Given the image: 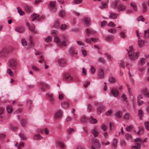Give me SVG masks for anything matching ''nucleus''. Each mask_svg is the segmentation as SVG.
Wrapping results in <instances>:
<instances>
[{"mask_svg": "<svg viewBox=\"0 0 149 149\" xmlns=\"http://www.w3.org/2000/svg\"><path fill=\"white\" fill-rule=\"evenodd\" d=\"M8 65L10 68L14 70H15L17 65V63L15 60L12 59L9 60Z\"/></svg>", "mask_w": 149, "mask_h": 149, "instance_id": "nucleus-1", "label": "nucleus"}, {"mask_svg": "<svg viewBox=\"0 0 149 149\" xmlns=\"http://www.w3.org/2000/svg\"><path fill=\"white\" fill-rule=\"evenodd\" d=\"M46 95L48 97V100L50 101V104L52 105L53 104L55 103V100L53 97L52 94L49 93H46Z\"/></svg>", "mask_w": 149, "mask_h": 149, "instance_id": "nucleus-2", "label": "nucleus"}, {"mask_svg": "<svg viewBox=\"0 0 149 149\" xmlns=\"http://www.w3.org/2000/svg\"><path fill=\"white\" fill-rule=\"evenodd\" d=\"M132 54L131 55L130 57V59L132 60H134L135 59H137L140 53L139 52H137L136 53H134V52L132 53Z\"/></svg>", "mask_w": 149, "mask_h": 149, "instance_id": "nucleus-3", "label": "nucleus"}, {"mask_svg": "<svg viewBox=\"0 0 149 149\" xmlns=\"http://www.w3.org/2000/svg\"><path fill=\"white\" fill-rule=\"evenodd\" d=\"M91 132L94 137H97L98 136L99 132L96 127H94L91 130Z\"/></svg>", "mask_w": 149, "mask_h": 149, "instance_id": "nucleus-4", "label": "nucleus"}, {"mask_svg": "<svg viewBox=\"0 0 149 149\" xmlns=\"http://www.w3.org/2000/svg\"><path fill=\"white\" fill-rule=\"evenodd\" d=\"M105 107L102 105H98L97 108V111L99 113H101L105 111Z\"/></svg>", "mask_w": 149, "mask_h": 149, "instance_id": "nucleus-5", "label": "nucleus"}, {"mask_svg": "<svg viewBox=\"0 0 149 149\" xmlns=\"http://www.w3.org/2000/svg\"><path fill=\"white\" fill-rule=\"evenodd\" d=\"M64 80L67 81H70L73 78L69 74L65 73L63 74Z\"/></svg>", "mask_w": 149, "mask_h": 149, "instance_id": "nucleus-6", "label": "nucleus"}, {"mask_svg": "<svg viewBox=\"0 0 149 149\" xmlns=\"http://www.w3.org/2000/svg\"><path fill=\"white\" fill-rule=\"evenodd\" d=\"M111 92L113 96L115 97L118 96L119 94V91L115 88H112Z\"/></svg>", "mask_w": 149, "mask_h": 149, "instance_id": "nucleus-7", "label": "nucleus"}, {"mask_svg": "<svg viewBox=\"0 0 149 149\" xmlns=\"http://www.w3.org/2000/svg\"><path fill=\"white\" fill-rule=\"evenodd\" d=\"M121 97L122 99V101L125 102L127 106L128 105L129 103L126 96L125 94H123L121 96Z\"/></svg>", "mask_w": 149, "mask_h": 149, "instance_id": "nucleus-8", "label": "nucleus"}, {"mask_svg": "<svg viewBox=\"0 0 149 149\" xmlns=\"http://www.w3.org/2000/svg\"><path fill=\"white\" fill-rule=\"evenodd\" d=\"M55 117L57 119L61 118L62 116V111L61 110H59L57 111L55 114Z\"/></svg>", "mask_w": 149, "mask_h": 149, "instance_id": "nucleus-9", "label": "nucleus"}, {"mask_svg": "<svg viewBox=\"0 0 149 149\" xmlns=\"http://www.w3.org/2000/svg\"><path fill=\"white\" fill-rule=\"evenodd\" d=\"M8 53L7 49L4 48L0 51V57Z\"/></svg>", "mask_w": 149, "mask_h": 149, "instance_id": "nucleus-10", "label": "nucleus"}, {"mask_svg": "<svg viewBox=\"0 0 149 149\" xmlns=\"http://www.w3.org/2000/svg\"><path fill=\"white\" fill-rule=\"evenodd\" d=\"M86 34L89 36H90L91 35H93L95 33V31L92 29H90L89 30L88 29H87L85 31Z\"/></svg>", "mask_w": 149, "mask_h": 149, "instance_id": "nucleus-11", "label": "nucleus"}, {"mask_svg": "<svg viewBox=\"0 0 149 149\" xmlns=\"http://www.w3.org/2000/svg\"><path fill=\"white\" fill-rule=\"evenodd\" d=\"M25 30V28L23 26L17 27L15 29L16 31L20 33L24 32Z\"/></svg>", "mask_w": 149, "mask_h": 149, "instance_id": "nucleus-12", "label": "nucleus"}, {"mask_svg": "<svg viewBox=\"0 0 149 149\" xmlns=\"http://www.w3.org/2000/svg\"><path fill=\"white\" fill-rule=\"evenodd\" d=\"M104 76V72L103 70L101 68L99 70L98 73V77L99 78L102 79L103 78Z\"/></svg>", "mask_w": 149, "mask_h": 149, "instance_id": "nucleus-13", "label": "nucleus"}, {"mask_svg": "<svg viewBox=\"0 0 149 149\" xmlns=\"http://www.w3.org/2000/svg\"><path fill=\"white\" fill-rule=\"evenodd\" d=\"M41 89L43 92L46 91V89L48 88L49 87L46 84L43 82L41 83Z\"/></svg>", "mask_w": 149, "mask_h": 149, "instance_id": "nucleus-14", "label": "nucleus"}, {"mask_svg": "<svg viewBox=\"0 0 149 149\" xmlns=\"http://www.w3.org/2000/svg\"><path fill=\"white\" fill-rule=\"evenodd\" d=\"M58 63L61 67H64L65 66L66 63L65 60L63 59H61L58 61Z\"/></svg>", "mask_w": 149, "mask_h": 149, "instance_id": "nucleus-15", "label": "nucleus"}, {"mask_svg": "<svg viewBox=\"0 0 149 149\" xmlns=\"http://www.w3.org/2000/svg\"><path fill=\"white\" fill-rule=\"evenodd\" d=\"M126 9L125 6L122 4H120L118 8V11L119 12L120 11H123Z\"/></svg>", "mask_w": 149, "mask_h": 149, "instance_id": "nucleus-16", "label": "nucleus"}, {"mask_svg": "<svg viewBox=\"0 0 149 149\" xmlns=\"http://www.w3.org/2000/svg\"><path fill=\"white\" fill-rule=\"evenodd\" d=\"M90 19L88 17L84 19V25L85 26L88 27L90 25Z\"/></svg>", "mask_w": 149, "mask_h": 149, "instance_id": "nucleus-17", "label": "nucleus"}, {"mask_svg": "<svg viewBox=\"0 0 149 149\" xmlns=\"http://www.w3.org/2000/svg\"><path fill=\"white\" fill-rule=\"evenodd\" d=\"M118 141L116 139H114L113 141L111 143V146L114 149L116 148L117 146Z\"/></svg>", "mask_w": 149, "mask_h": 149, "instance_id": "nucleus-18", "label": "nucleus"}, {"mask_svg": "<svg viewBox=\"0 0 149 149\" xmlns=\"http://www.w3.org/2000/svg\"><path fill=\"white\" fill-rule=\"evenodd\" d=\"M61 105L63 108L65 109L68 108L69 106L68 102L66 101L62 102Z\"/></svg>", "mask_w": 149, "mask_h": 149, "instance_id": "nucleus-19", "label": "nucleus"}, {"mask_svg": "<svg viewBox=\"0 0 149 149\" xmlns=\"http://www.w3.org/2000/svg\"><path fill=\"white\" fill-rule=\"evenodd\" d=\"M146 61V60L144 58H142L140 59L138 62V64L140 66L143 65Z\"/></svg>", "mask_w": 149, "mask_h": 149, "instance_id": "nucleus-20", "label": "nucleus"}, {"mask_svg": "<svg viewBox=\"0 0 149 149\" xmlns=\"http://www.w3.org/2000/svg\"><path fill=\"white\" fill-rule=\"evenodd\" d=\"M24 8L25 11L28 13L31 12L32 10L31 7L27 5L24 6Z\"/></svg>", "mask_w": 149, "mask_h": 149, "instance_id": "nucleus-21", "label": "nucleus"}, {"mask_svg": "<svg viewBox=\"0 0 149 149\" xmlns=\"http://www.w3.org/2000/svg\"><path fill=\"white\" fill-rule=\"evenodd\" d=\"M89 122L92 124H95L97 123V120L93 118L92 116H91L90 118L89 119Z\"/></svg>", "mask_w": 149, "mask_h": 149, "instance_id": "nucleus-22", "label": "nucleus"}, {"mask_svg": "<svg viewBox=\"0 0 149 149\" xmlns=\"http://www.w3.org/2000/svg\"><path fill=\"white\" fill-rule=\"evenodd\" d=\"M138 115L140 117L141 120L142 119V117L143 115V112L141 109H139L138 111Z\"/></svg>", "mask_w": 149, "mask_h": 149, "instance_id": "nucleus-23", "label": "nucleus"}, {"mask_svg": "<svg viewBox=\"0 0 149 149\" xmlns=\"http://www.w3.org/2000/svg\"><path fill=\"white\" fill-rule=\"evenodd\" d=\"M122 111L120 110H119L116 113L115 116L116 118H120L122 117Z\"/></svg>", "mask_w": 149, "mask_h": 149, "instance_id": "nucleus-24", "label": "nucleus"}, {"mask_svg": "<svg viewBox=\"0 0 149 149\" xmlns=\"http://www.w3.org/2000/svg\"><path fill=\"white\" fill-rule=\"evenodd\" d=\"M114 37L112 35H110L106 37L105 39L106 41H111L113 40Z\"/></svg>", "mask_w": 149, "mask_h": 149, "instance_id": "nucleus-25", "label": "nucleus"}, {"mask_svg": "<svg viewBox=\"0 0 149 149\" xmlns=\"http://www.w3.org/2000/svg\"><path fill=\"white\" fill-rule=\"evenodd\" d=\"M39 17V15H37V14L34 13L32 15V17L33 18L31 20L32 21H33L35 20L38 19Z\"/></svg>", "mask_w": 149, "mask_h": 149, "instance_id": "nucleus-26", "label": "nucleus"}, {"mask_svg": "<svg viewBox=\"0 0 149 149\" xmlns=\"http://www.w3.org/2000/svg\"><path fill=\"white\" fill-rule=\"evenodd\" d=\"M56 145L62 148H65V146L64 143L62 142L59 141L56 143Z\"/></svg>", "mask_w": 149, "mask_h": 149, "instance_id": "nucleus-27", "label": "nucleus"}, {"mask_svg": "<svg viewBox=\"0 0 149 149\" xmlns=\"http://www.w3.org/2000/svg\"><path fill=\"white\" fill-rule=\"evenodd\" d=\"M138 39H139L138 41V45L140 47H141L144 45V42L143 40L139 39V38H138Z\"/></svg>", "mask_w": 149, "mask_h": 149, "instance_id": "nucleus-28", "label": "nucleus"}, {"mask_svg": "<svg viewBox=\"0 0 149 149\" xmlns=\"http://www.w3.org/2000/svg\"><path fill=\"white\" fill-rule=\"evenodd\" d=\"M89 120V118H88L87 117L83 116L81 119V121L83 123H86Z\"/></svg>", "mask_w": 149, "mask_h": 149, "instance_id": "nucleus-29", "label": "nucleus"}, {"mask_svg": "<svg viewBox=\"0 0 149 149\" xmlns=\"http://www.w3.org/2000/svg\"><path fill=\"white\" fill-rule=\"evenodd\" d=\"M42 136L39 134H36L33 136L34 139L36 140H40L42 139Z\"/></svg>", "mask_w": 149, "mask_h": 149, "instance_id": "nucleus-30", "label": "nucleus"}, {"mask_svg": "<svg viewBox=\"0 0 149 149\" xmlns=\"http://www.w3.org/2000/svg\"><path fill=\"white\" fill-rule=\"evenodd\" d=\"M117 17V15L113 13H111L109 18L112 19H115Z\"/></svg>", "mask_w": 149, "mask_h": 149, "instance_id": "nucleus-31", "label": "nucleus"}, {"mask_svg": "<svg viewBox=\"0 0 149 149\" xmlns=\"http://www.w3.org/2000/svg\"><path fill=\"white\" fill-rule=\"evenodd\" d=\"M17 12L20 15H24V13L23 11L19 7L17 8Z\"/></svg>", "mask_w": 149, "mask_h": 149, "instance_id": "nucleus-32", "label": "nucleus"}, {"mask_svg": "<svg viewBox=\"0 0 149 149\" xmlns=\"http://www.w3.org/2000/svg\"><path fill=\"white\" fill-rule=\"evenodd\" d=\"M74 48H71L70 49V54L72 56H73L75 54H77V52H74Z\"/></svg>", "mask_w": 149, "mask_h": 149, "instance_id": "nucleus-33", "label": "nucleus"}, {"mask_svg": "<svg viewBox=\"0 0 149 149\" xmlns=\"http://www.w3.org/2000/svg\"><path fill=\"white\" fill-rule=\"evenodd\" d=\"M59 15L60 17H63L65 15V10H62L59 12Z\"/></svg>", "mask_w": 149, "mask_h": 149, "instance_id": "nucleus-34", "label": "nucleus"}, {"mask_svg": "<svg viewBox=\"0 0 149 149\" xmlns=\"http://www.w3.org/2000/svg\"><path fill=\"white\" fill-rule=\"evenodd\" d=\"M130 117V113H127L125 114L123 118L126 120H128L129 119Z\"/></svg>", "mask_w": 149, "mask_h": 149, "instance_id": "nucleus-35", "label": "nucleus"}, {"mask_svg": "<svg viewBox=\"0 0 149 149\" xmlns=\"http://www.w3.org/2000/svg\"><path fill=\"white\" fill-rule=\"evenodd\" d=\"M6 110L8 113H10L13 111V109L11 108L10 106H8L6 107Z\"/></svg>", "mask_w": 149, "mask_h": 149, "instance_id": "nucleus-36", "label": "nucleus"}, {"mask_svg": "<svg viewBox=\"0 0 149 149\" xmlns=\"http://www.w3.org/2000/svg\"><path fill=\"white\" fill-rule=\"evenodd\" d=\"M109 81L111 83H115L116 80V79L113 77H109L108 79Z\"/></svg>", "mask_w": 149, "mask_h": 149, "instance_id": "nucleus-37", "label": "nucleus"}, {"mask_svg": "<svg viewBox=\"0 0 149 149\" xmlns=\"http://www.w3.org/2000/svg\"><path fill=\"white\" fill-rule=\"evenodd\" d=\"M118 3V1H114L112 2L111 6H112L114 8H116L117 4Z\"/></svg>", "mask_w": 149, "mask_h": 149, "instance_id": "nucleus-38", "label": "nucleus"}, {"mask_svg": "<svg viewBox=\"0 0 149 149\" xmlns=\"http://www.w3.org/2000/svg\"><path fill=\"white\" fill-rule=\"evenodd\" d=\"M129 48L130 49V50L129 51H128V53L129 54V56H131V55L132 54H130V53H132L133 52V51L132 50L133 49V47L132 45L130 46L129 47Z\"/></svg>", "mask_w": 149, "mask_h": 149, "instance_id": "nucleus-39", "label": "nucleus"}, {"mask_svg": "<svg viewBox=\"0 0 149 149\" xmlns=\"http://www.w3.org/2000/svg\"><path fill=\"white\" fill-rule=\"evenodd\" d=\"M131 6L133 8L134 10L135 11L137 10L136 5V3L134 2H132L131 3Z\"/></svg>", "mask_w": 149, "mask_h": 149, "instance_id": "nucleus-40", "label": "nucleus"}, {"mask_svg": "<svg viewBox=\"0 0 149 149\" xmlns=\"http://www.w3.org/2000/svg\"><path fill=\"white\" fill-rule=\"evenodd\" d=\"M144 36L147 38L149 37V29L147 30H145L144 31Z\"/></svg>", "mask_w": 149, "mask_h": 149, "instance_id": "nucleus-41", "label": "nucleus"}, {"mask_svg": "<svg viewBox=\"0 0 149 149\" xmlns=\"http://www.w3.org/2000/svg\"><path fill=\"white\" fill-rule=\"evenodd\" d=\"M22 125L23 127H25L26 124V120L22 119L21 121Z\"/></svg>", "mask_w": 149, "mask_h": 149, "instance_id": "nucleus-42", "label": "nucleus"}, {"mask_svg": "<svg viewBox=\"0 0 149 149\" xmlns=\"http://www.w3.org/2000/svg\"><path fill=\"white\" fill-rule=\"evenodd\" d=\"M146 129L148 130H149V122L146 121L144 123Z\"/></svg>", "mask_w": 149, "mask_h": 149, "instance_id": "nucleus-43", "label": "nucleus"}, {"mask_svg": "<svg viewBox=\"0 0 149 149\" xmlns=\"http://www.w3.org/2000/svg\"><path fill=\"white\" fill-rule=\"evenodd\" d=\"M125 136L126 139L127 140H130L132 139L131 135L129 134H125Z\"/></svg>", "mask_w": 149, "mask_h": 149, "instance_id": "nucleus-44", "label": "nucleus"}, {"mask_svg": "<svg viewBox=\"0 0 149 149\" xmlns=\"http://www.w3.org/2000/svg\"><path fill=\"white\" fill-rule=\"evenodd\" d=\"M52 39V38L50 36H48L45 39V41L48 42H49L51 41Z\"/></svg>", "mask_w": 149, "mask_h": 149, "instance_id": "nucleus-45", "label": "nucleus"}, {"mask_svg": "<svg viewBox=\"0 0 149 149\" xmlns=\"http://www.w3.org/2000/svg\"><path fill=\"white\" fill-rule=\"evenodd\" d=\"M19 135L22 140H24L27 139V138L26 136L23 134H19Z\"/></svg>", "mask_w": 149, "mask_h": 149, "instance_id": "nucleus-46", "label": "nucleus"}, {"mask_svg": "<svg viewBox=\"0 0 149 149\" xmlns=\"http://www.w3.org/2000/svg\"><path fill=\"white\" fill-rule=\"evenodd\" d=\"M108 31L111 33H114L116 32V30L115 29H108Z\"/></svg>", "mask_w": 149, "mask_h": 149, "instance_id": "nucleus-47", "label": "nucleus"}, {"mask_svg": "<svg viewBox=\"0 0 149 149\" xmlns=\"http://www.w3.org/2000/svg\"><path fill=\"white\" fill-rule=\"evenodd\" d=\"M21 42L22 45L24 46H26L27 45V43L25 39L23 38L22 39Z\"/></svg>", "mask_w": 149, "mask_h": 149, "instance_id": "nucleus-48", "label": "nucleus"}, {"mask_svg": "<svg viewBox=\"0 0 149 149\" xmlns=\"http://www.w3.org/2000/svg\"><path fill=\"white\" fill-rule=\"evenodd\" d=\"M7 72L11 76H13L14 75L13 73L11 71V69L10 68L8 69L7 70Z\"/></svg>", "mask_w": 149, "mask_h": 149, "instance_id": "nucleus-49", "label": "nucleus"}, {"mask_svg": "<svg viewBox=\"0 0 149 149\" xmlns=\"http://www.w3.org/2000/svg\"><path fill=\"white\" fill-rule=\"evenodd\" d=\"M136 148L138 149H140L141 147V143H135V145L134 146Z\"/></svg>", "mask_w": 149, "mask_h": 149, "instance_id": "nucleus-50", "label": "nucleus"}, {"mask_svg": "<svg viewBox=\"0 0 149 149\" xmlns=\"http://www.w3.org/2000/svg\"><path fill=\"white\" fill-rule=\"evenodd\" d=\"M120 37L123 38H125L126 37V35L123 32H121L120 33Z\"/></svg>", "mask_w": 149, "mask_h": 149, "instance_id": "nucleus-51", "label": "nucleus"}, {"mask_svg": "<svg viewBox=\"0 0 149 149\" xmlns=\"http://www.w3.org/2000/svg\"><path fill=\"white\" fill-rule=\"evenodd\" d=\"M120 68H125V63L123 61H121L120 63Z\"/></svg>", "mask_w": 149, "mask_h": 149, "instance_id": "nucleus-52", "label": "nucleus"}, {"mask_svg": "<svg viewBox=\"0 0 149 149\" xmlns=\"http://www.w3.org/2000/svg\"><path fill=\"white\" fill-rule=\"evenodd\" d=\"M137 20L138 21H141L143 22L144 21L145 19L142 16H140L138 17Z\"/></svg>", "mask_w": 149, "mask_h": 149, "instance_id": "nucleus-53", "label": "nucleus"}, {"mask_svg": "<svg viewBox=\"0 0 149 149\" xmlns=\"http://www.w3.org/2000/svg\"><path fill=\"white\" fill-rule=\"evenodd\" d=\"M74 131V129L71 128H69L67 131V132L68 134H71L72 132Z\"/></svg>", "mask_w": 149, "mask_h": 149, "instance_id": "nucleus-54", "label": "nucleus"}, {"mask_svg": "<svg viewBox=\"0 0 149 149\" xmlns=\"http://www.w3.org/2000/svg\"><path fill=\"white\" fill-rule=\"evenodd\" d=\"M108 26H111L112 27H114L115 26V25L114 22H110L109 23L107 24Z\"/></svg>", "mask_w": 149, "mask_h": 149, "instance_id": "nucleus-55", "label": "nucleus"}, {"mask_svg": "<svg viewBox=\"0 0 149 149\" xmlns=\"http://www.w3.org/2000/svg\"><path fill=\"white\" fill-rule=\"evenodd\" d=\"M112 113V111L111 109L107 111L105 114L107 116H110Z\"/></svg>", "mask_w": 149, "mask_h": 149, "instance_id": "nucleus-56", "label": "nucleus"}, {"mask_svg": "<svg viewBox=\"0 0 149 149\" xmlns=\"http://www.w3.org/2000/svg\"><path fill=\"white\" fill-rule=\"evenodd\" d=\"M67 26L65 24L61 25L60 26V29L62 30H65L66 29Z\"/></svg>", "mask_w": 149, "mask_h": 149, "instance_id": "nucleus-57", "label": "nucleus"}, {"mask_svg": "<svg viewBox=\"0 0 149 149\" xmlns=\"http://www.w3.org/2000/svg\"><path fill=\"white\" fill-rule=\"evenodd\" d=\"M33 28H32L30 27V28H29L30 30L32 32L34 33H37V31L35 30V26L34 24H33Z\"/></svg>", "mask_w": 149, "mask_h": 149, "instance_id": "nucleus-58", "label": "nucleus"}, {"mask_svg": "<svg viewBox=\"0 0 149 149\" xmlns=\"http://www.w3.org/2000/svg\"><path fill=\"white\" fill-rule=\"evenodd\" d=\"M138 128L139 129V130L140 132V134H143L144 132L143 127H139Z\"/></svg>", "mask_w": 149, "mask_h": 149, "instance_id": "nucleus-59", "label": "nucleus"}, {"mask_svg": "<svg viewBox=\"0 0 149 149\" xmlns=\"http://www.w3.org/2000/svg\"><path fill=\"white\" fill-rule=\"evenodd\" d=\"M133 127L132 126L130 125L128 126H127L126 128V131L129 132L130 130H132L133 129Z\"/></svg>", "mask_w": 149, "mask_h": 149, "instance_id": "nucleus-60", "label": "nucleus"}, {"mask_svg": "<svg viewBox=\"0 0 149 149\" xmlns=\"http://www.w3.org/2000/svg\"><path fill=\"white\" fill-rule=\"evenodd\" d=\"M83 0H74V3L76 4H79L81 3Z\"/></svg>", "mask_w": 149, "mask_h": 149, "instance_id": "nucleus-61", "label": "nucleus"}, {"mask_svg": "<svg viewBox=\"0 0 149 149\" xmlns=\"http://www.w3.org/2000/svg\"><path fill=\"white\" fill-rule=\"evenodd\" d=\"M91 72L92 74H94L95 71V68L93 66H91Z\"/></svg>", "mask_w": 149, "mask_h": 149, "instance_id": "nucleus-62", "label": "nucleus"}, {"mask_svg": "<svg viewBox=\"0 0 149 149\" xmlns=\"http://www.w3.org/2000/svg\"><path fill=\"white\" fill-rule=\"evenodd\" d=\"M101 129L104 131H105L107 130V127L104 125H103L101 126Z\"/></svg>", "mask_w": 149, "mask_h": 149, "instance_id": "nucleus-63", "label": "nucleus"}, {"mask_svg": "<svg viewBox=\"0 0 149 149\" xmlns=\"http://www.w3.org/2000/svg\"><path fill=\"white\" fill-rule=\"evenodd\" d=\"M54 41L56 42H59L60 41L59 38L58 36L54 38Z\"/></svg>", "mask_w": 149, "mask_h": 149, "instance_id": "nucleus-64", "label": "nucleus"}]
</instances>
